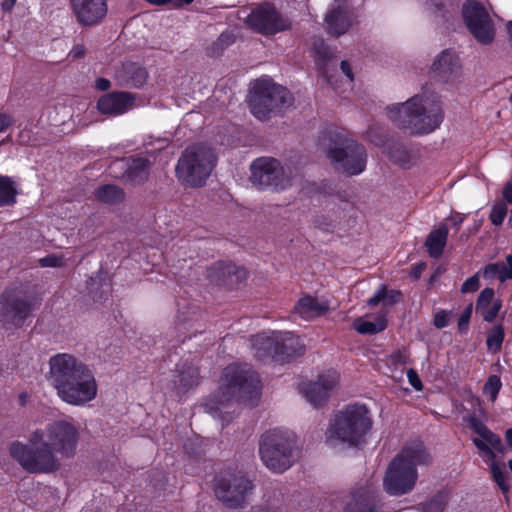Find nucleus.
<instances>
[{
	"mask_svg": "<svg viewBox=\"0 0 512 512\" xmlns=\"http://www.w3.org/2000/svg\"><path fill=\"white\" fill-rule=\"evenodd\" d=\"M78 442V428L67 420H57L31 433L27 444L13 442L9 452L27 472L51 473L61 466L58 455L67 459L75 456Z\"/></svg>",
	"mask_w": 512,
	"mask_h": 512,
	"instance_id": "obj_1",
	"label": "nucleus"
},
{
	"mask_svg": "<svg viewBox=\"0 0 512 512\" xmlns=\"http://www.w3.org/2000/svg\"><path fill=\"white\" fill-rule=\"evenodd\" d=\"M261 381L249 364L233 363L222 374L219 388L206 398V413L224 426L235 416L239 404L253 405L259 398Z\"/></svg>",
	"mask_w": 512,
	"mask_h": 512,
	"instance_id": "obj_2",
	"label": "nucleus"
},
{
	"mask_svg": "<svg viewBox=\"0 0 512 512\" xmlns=\"http://www.w3.org/2000/svg\"><path fill=\"white\" fill-rule=\"evenodd\" d=\"M388 118L398 127L413 135L429 134L438 129L443 121V111L436 96L418 94L404 103L387 107Z\"/></svg>",
	"mask_w": 512,
	"mask_h": 512,
	"instance_id": "obj_3",
	"label": "nucleus"
},
{
	"mask_svg": "<svg viewBox=\"0 0 512 512\" xmlns=\"http://www.w3.org/2000/svg\"><path fill=\"white\" fill-rule=\"evenodd\" d=\"M429 461V454L420 440L407 443L387 468L383 479L385 491L391 496L412 491L418 479L417 467Z\"/></svg>",
	"mask_w": 512,
	"mask_h": 512,
	"instance_id": "obj_4",
	"label": "nucleus"
},
{
	"mask_svg": "<svg viewBox=\"0 0 512 512\" xmlns=\"http://www.w3.org/2000/svg\"><path fill=\"white\" fill-rule=\"evenodd\" d=\"M216 160V153L210 146L191 145L182 152L178 159L176 176L187 187H201L211 175Z\"/></svg>",
	"mask_w": 512,
	"mask_h": 512,
	"instance_id": "obj_5",
	"label": "nucleus"
},
{
	"mask_svg": "<svg viewBox=\"0 0 512 512\" xmlns=\"http://www.w3.org/2000/svg\"><path fill=\"white\" fill-rule=\"evenodd\" d=\"M372 422L363 405H349L337 413L328 430V441L337 440L349 445H358L371 428Z\"/></svg>",
	"mask_w": 512,
	"mask_h": 512,
	"instance_id": "obj_6",
	"label": "nucleus"
},
{
	"mask_svg": "<svg viewBox=\"0 0 512 512\" xmlns=\"http://www.w3.org/2000/svg\"><path fill=\"white\" fill-rule=\"evenodd\" d=\"M328 139V144L322 142L321 145L328 157L339 165V169L348 175H358L365 170L367 153L364 146L339 133L330 132ZM325 140L326 136L323 138Z\"/></svg>",
	"mask_w": 512,
	"mask_h": 512,
	"instance_id": "obj_7",
	"label": "nucleus"
},
{
	"mask_svg": "<svg viewBox=\"0 0 512 512\" xmlns=\"http://www.w3.org/2000/svg\"><path fill=\"white\" fill-rule=\"evenodd\" d=\"M291 104L289 91L268 78L256 80L250 91V110L258 119L264 120L270 112Z\"/></svg>",
	"mask_w": 512,
	"mask_h": 512,
	"instance_id": "obj_8",
	"label": "nucleus"
},
{
	"mask_svg": "<svg viewBox=\"0 0 512 512\" xmlns=\"http://www.w3.org/2000/svg\"><path fill=\"white\" fill-rule=\"evenodd\" d=\"M250 170L252 184L261 189L283 191L292 185L294 178L291 168L283 167L277 159L271 157L255 159Z\"/></svg>",
	"mask_w": 512,
	"mask_h": 512,
	"instance_id": "obj_9",
	"label": "nucleus"
},
{
	"mask_svg": "<svg viewBox=\"0 0 512 512\" xmlns=\"http://www.w3.org/2000/svg\"><path fill=\"white\" fill-rule=\"evenodd\" d=\"M463 21L476 39L482 45H489L494 41L496 29L486 8L476 0H467L461 10Z\"/></svg>",
	"mask_w": 512,
	"mask_h": 512,
	"instance_id": "obj_10",
	"label": "nucleus"
},
{
	"mask_svg": "<svg viewBox=\"0 0 512 512\" xmlns=\"http://www.w3.org/2000/svg\"><path fill=\"white\" fill-rule=\"evenodd\" d=\"M56 392L65 403L83 406L96 398L98 385L93 371L88 367Z\"/></svg>",
	"mask_w": 512,
	"mask_h": 512,
	"instance_id": "obj_11",
	"label": "nucleus"
},
{
	"mask_svg": "<svg viewBox=\"0 0 512 512\" xmlns=\"http://www.w3.org/2000/svg\"><path fill=\"white\" fill-rule=\"evenodd\" d=\"M252 490V482L245 476L236 474L217 478L214 488L216 497L231 508L242 506Z\"/></svg>",
	"mask_w": 512,
	"mask_h": 512,
	"instance_id": "obj_12",
	"label": "nucleus"
},
{
	"mask_svg": "<svg viewBox=\"0 0 512 512\" xmlns=\"http://www.w3.org/2000/svg\"><path fill=\"white\" fill-rule=\"evenodd\" d=\"M246 23L251 29L264 35H274L288 30L291 26L290 20L269 3L254 8L246 17Z\"/></svg>",
	"mask_w": 512,
	"mask_h": 512,
	"instance_id": "obj_13",
	"label": "nucleus"
},
{
	"mask_svg": "<svg viewBox=\"0 0 512 512\" xmlns=\"http://www.w3.org/2000/svg\"><path fill=\"white\" fill-rule=\"evenodd\" d=\"M32 309V303L21 291L9 290L0 296V322L6 328L20 327Z\"/></svg>",
	"mask_w": 512,
	"mask_h": 512,
	"instance_id": "obj_14",
	"label": "nucleus"
},
{
	"mask_svg": "<svg viewBox=\"0 0 512 512\" xmlns=\"http://www.w3.org/2000/svg\"><path fill=\"white\" fill-rule=\"evenodd\" d=\"M88 367L72 354L58 353L49 359L48 381L58 391Z\"/></svg>",
	"mask_w": 512,
	"mask_h": 512,
	"instance_id": "obj_15",
	"label": "nucleus"
},
{
	"mask_svg": "<svg viewBox=\"0 0 512 512\" xmlns=\"http://www.w3.org/2000/svg\"><path fill=\"white\" fill-rule=\"evenodd\" d=\"M276 434L269 436H261L259 442V454L263 464L272 472L283 473L288 470L293 462V455H288V448L285 446L283 450L275 448V441H283L284 438H275Z\"/></svg>",
	"mask_w": 512,
	"mask_h": 512,
	"instance_id": "obj_16",
	"label": "nucleus"
},
{
	"mask_svg": "<svg viewBox=\"0 0 512 512\" xmlns=\"http://www.w3.org/2000/svg\"><path fill=\"white\" fill-rule=\"evenodd\" d=\"M431 72L439 81L448 84L459 82L463 77V66L458 53L444 49L437 54L431 65Z\"/></svg>",
	"mask_w": 512,
	"mask_h": 512,
	"instance_id": "obj_17",
	"label": "nucleus"
},
{
	"mask_svg": "<svg viewBox=\"0 0 512 512\" xmlns=\"http://www.w3.org/2000/svg\"><path fill=\"white\" fill-rule=\"evenodd\" d=\"M469 427L478 435L473 439L474 445L485 453L487 461L497 463L495 461V452H504V446L500 437L494 434L483 422L476 418L474 415H470L466 418Z\"/></svg>",
	"mask_w": 512,
	"mask_h": 512,
	"instance_id": "obj_18",
	"label": "nucleus"
},
{
	"mask_svg": "<svg viewBox=\"0 0 512 512\" xmlns=\"http://www.w3.org/2000/svg\"><path fill=\"white\" fill-rule=\"evenodd\" d=\"M339 374L335 370H328L320 374L317 380L303 386L302 392L313 406H321L337 387Z\"/></svg>",
	"mask_w": 512,
	"mask_h": 512,
	"instance_id": "obj_19",
	"label": "nucleus"
},
{
	"mask_svg": "<svg viewBox=\"0 0 512 512\" xmlns=\"http://www.w3.org/2000/svg\"><path fill=\"white\" fill-rule=\"evenodd\" d=\"M77 22L84 27L100 24L108 12L107 0H71Z\"/></svg>",
	"mask_w": 512,
	"mask_h": 512,
	"instance_id": "obj_20",
	"label": "nucleus"
},
{
	"mask_svg": "<svg viewBox=\"0 0 512 512\" xmlns=\"http://www.w3.org/2000/svg\"><path fill=\"white\" fill-rule=\"evenodd\" d=\"M327 32L339 37L348 32L352 25V13L345 3L333 5L325 16Z\"/></svg>",
	"mask_w": 512,
	"mask_h": 512,
	"instance_id": "obj_21",
	"label": "nucleus"
},
{
	"mask_svg": "<svg viewBox=\"0 0 512 512\" xmlns=\"http://www.w3.org/2000/svg\"><path fill=\"white\" fill-rule=\"evenodd\" d=\"M135 98L128 92H111L100 97L98 110L105 115L118 116L132 109Z\"/></svg>",
	"mask_w": 512,
	"mask_h": 512,
	"instance_id": "obj_22",
	"label": "nucleus"
},
{
	"mask_svg": "<svg viewBox=\"0 0 512 512\" xmlns=\"http://www.w3.org/2000/svg\"><path fill=\"white\" fill-rule=\"evenodd\" d=\"M305 346L302 340L291 332H277L276 348L274 350V359L277 361H287L304 353Z\"/></svg>",
	"mask_w": 512,
	"mask_h": 512,
	"instance_id": "obj_23",
	"label": "nucleus"
},
{
	"mask_svg": "<svg viewBox=\"0 0 512 512\" xmlns=\"http://www.w3.org/2000/svg\"><path fill=\"white\" fill-rule=\"evenodd\" d=\"M200 383L198 368L183 363L176 369V374L170 383V389L177 395L182 396Z\"/></svg>",
	"mask_w": 512,
	"mask_h": 512,
	"instance_id": "obj_24",
	"label": "nucleus"
},
{
	"mask_svg": "<svg viewBox=\"0 0 512 512\" xmlns=\"http://www.w3.org/2000/svg\"><path fill=\"white\" fill-rule=\"evenodd\" d=\"M345 512H379L375 488L370 484L353 492Z\"/></svg>",
	"mask_w": 512,
	"mask_h": 512,
	"instance_id": "obj_25",
	"label": "nucleus"
},
{
	"mask_svg": "<svg viewBox=\"0 0 512 512\" xmlns=\"http://www.w3.org/2000/svg\"><path fill=\"white\" fill-rule=\"evenodd\" d=\"M244 269L238 268L231 262L219 261L210 266L207 270V276L212 282L219 284L232 283L245 278Z\"/></svg>",
	"mask_w": 512,
	"mask_h": 512,
	"instance_id": "obj_26",
	"label": "nucleus"
},
{
	"mask_svg": "<svg viewBox=\"0 0 512 512\" xmlns=\"http://www.w3.org/2000/svg\"><path fill=\"white\" fill-rule=\"evenodd\" d=\"M116 79L120 85L140 88L146 83L148 72L137 63L127 62L116 71Z\"/></svg>",
	"mask_w": 512,
	"mask_h": 512,
	"instance_id": "obj_27",
	"label": "nucleus"
},
{
	"mask_svg": "<svg viewBox=\"0 0 512 512\" xmlns=\"http://www.w3.org/2000/svg\"><path fill=\"white\" fill-rule=\"evenodd\" d=\"M501 307L502 301L494 298V290L492 288H485L480 292L476 303V312L485 321H494Z\"/></svg>",
	"mask_w": 512,
	"mask_h": 512,
	"instance_id": "obj_28",
	"label": "nucleus"
},
{
	"mask_svg": "<svg viewBox=\"0 0 512 512\" xmlns=\"http://www.w3.org/2000/svg\"><path fill=\"white\" fill-rule=\"evenodd\" d=\"M328 304L319 301L317 298L305 296L297 302L294 312L304 320H310L314 317L321 316L328 311Z\"/></svg>",
	"mask_w": 512,
	"mask_h": 512,
	"instance_id": "obj_29",
	"label": "nucleus"
},
{
	"mask_svg": "<svg viewBox=\"0 0 512 512\" xmlns=\"http://www.w3.org/2000/svg\"><path fill=\"white\" fill-rule=\"evenodd\" d=\"M313 49L315 52V63L318 70L329 82H331L330 69L335 66L333 63L334 50L327 46L321 39H318L313 43Z\"/></svg>",
	"mask_w": 512,
	"mask_h": 512,
	"instance_id": "obj_30",
	"label": "nucleus"
},
{
	"mask_svg": "<svg viewBox=\"0 0 512 512\" xmlns=\"http://www.w3.org/2000/svg\"><path fill=\"white\" fill-rule=\"evenodd\" d=\"M276 331L259 333L252 338V348L259 359L272 357L276 348Z\"/></svg>",
	"mask_w": 512,
	"mask_h": 512,
	"instance_id": "obj_31",
	"label": "nucleus"
},
{
	"mask_svg": "<svg viewBox=\"0 0 512 512\" xmlns=\"http://www.w3.org/2000/svg\"><path fill=\"white\" fill-rule=\"evenodd\" d=\"M449 229L447 225L442 224L432 230L426 238L425 247L432 258H438L442 255L447 243Z\"/></svg>",
	"mask_w": 512,
	"mask_h": 512,
	"instance_id": "obj_32",
	"label": "nucleus"
},
{
	"mask_svg": "<svg viewBox=\"0 0 512 512\" xmlns=\"http://www.w3.org/2000/svg\"><path fill=\"white\" fill-rule=\"evenodd\" d=\"M150 162L143 157L133 158L127 162L124 177L133 185L140 184L148 178Z\"/></svg>",
	"mask_w": 512,
	"mask_h": 512,
	"instance_id": "obj_33",
	"label": "nucleus"
},
{
	"mask_svg": "<svg viewBox=\"0 0 512 512\" xmlns=\"http://www.w3.org/2000/svg\"><path fill=\"white\" fill-rule=\"evenodd\" d=\"M387 154L391 161L402 167H410L416 160V154L402 143H391L387 148Z\"/></svg>",
	"mask_w": 512,
	"mask_h": 512,
	"instance_id": "obj_34",
	"label": "nucleus"
},
{
	"mask_svg": "<svg viewBox=\"0 0 512 512\" xmlns=\"http://www.w3.org/2000/svg\"><path fill=\"white\" fill-rule=\"evenodd\" d=\"M483 276L487 279L497 278L500 282L512 279V255H508L505 262L488 264L483 270Z\"/></svg>",
	"mask_w": 512,
	"mask_h": 512,
	"instance_id": "obj_35",
	"label": "nucleus"
},
{
	"mask_svg": "<svg viewBox=\"0 0 512 512\" xmlns=\"http://www.w3.org/2000/svg\"><path fill=\"white\" fill-rule=\"evenodd\" d=\"M95 198L105 204L115 205L124 201V191L116 185L106 184L98 187L94 192Z\"/></svg>",
	"mask_w": 512,
	"mask_h": 512,
	"instance_id": "obj_36",
	"label": "nucleus"
},
{
	"mask_svg": "<svg viewBox=\"0 0 512 512\" xmlns=\"http://www.w3.org/2000/svg\"><path fill=\"white\" fill-rule=\"evenodd\" d=\"M276 434V438H284L283 441H275L276 449L283 450L285 446L288 448V455H293L294 449L296 447V436L295 434L288 430V429H282V428H276L266 431L262 436H269Z\"/></svg>",
	"mask_w": 512,
	"mask_h": 512,
	"instance_id": "obj_37",
	"label": "nucleus"
},
{
	"mask_svg": "<svg viewBox=\"0 0 512 512\" xmlns=\"http://www.w3.org/2000/svg\"><path fill=\"white\" fill-rule=\"evenodd\" d=\"M16 195V184L12 178L0 175V207L13 205Z\"/></svg>",
	"mask_w": 512,
	"mask_h": 512,
	"instance_id": "obj_38",
	"label": "nucleus"
},
{
	"mask_svg": "<svg viewBox=\"0 0 512 512\" xmlns=\"http://www.w3.org/2000/svg\"><path fill=\"white\" fill-rule=\"evenodd\" d=\"M386 326V320L382 317L377 318L375 321H366L358 318L353 323V327L360 334H375L383 331Z\"/></svg>",
	"mask_w": 512,
	"mask_h": 512,
	"instance_id": "obj_39",
	"label": "nucleus"
},
{
	"mask_svg": "<svg viewBox=\"0 0 512 512\" xmlns=\"http://www.w3.org/2000/svg\"><path fill=\"white\" fill-rule=\"evenodd\" d=\"M400 296V292L395 290L387 291L385 286H381V288L377 290L371 298L368 299L367 303L370 306H376L380 302H383L386 306H390L398 302Z\"/></svg>",
	"mask_w": 512,
	"mask_h": 512,
	"instance_id": "obj_40",
	"label": "nucleus"
},
{
	"mask_svg": "<svg viewBox=\"0 0 512 512\" xmlns=\"http://www.w3.org/2000/svg\"><path fill=\"white\" fill-rule=\"evenodd\" d=\"M234 41L235 37L232 33L227 31L223 32L207 47V54L211 57H216L220 55L226 48L232 45Z\"/></svg>",
	"mask_w": 512,
	"mask_h": 512,
	"instance_id": "obj_41",
	"label": "nucleus"
},
{
	"mask_svg": "<svg viewBox=\"0 0 512 512\" xmlns=\"http://www.w3.org/2000/svg\"><path fill=\"white\" fill-rule=\"evenodd\" d=\"M436 16L447 20L456 10V4L452 0H430L428 7Z\"/></svg>",
	"mask_w": 512,
	"mask_h": 512,
	"instance_id": "obj_42",
	"label": "nucleus"
},
{
	"mask_svg": "<svg viewBox=\"0 0 512 512\" xmlns=\"http://www.w3.org/2000/svg\"><path fill=\"white\" fill-rule=\"evenodd\" d=\"M447 503V495L439 492L421 505L422 512H443Z\"/></svg>",
	"mask_w": 512,
	"mask_h": 512,
	"instance_id": "obj_43",
	"label": "nucleus"
},
{
	"mask_svg": "<svg viewBox=\"0 0 512 512\" xmlns=\"http://www.w3.org/2000/svg\"><path fill=\"white\" fill-rule=\"evenodd\" d=\"M491 473L494 481L497 483L501 491L503 493H507L510 489V485L504 467H501L498 463H493L491 464Z\"/></svg>",
	"mask_w": 512,
	"mask_h": 512,
	"instance_id": "obj_44",
	"label": "nucleus"
},
{
	"mask_svg": "<svg viewBox=\"0 0 512 512\" xmlns=\"http://www.w3.org/2000/svg\"><path fill=\"white\" fill-rule=\"evenodd\" d=\"M68 258L64 254H48L39 259L41 267L63 268L67 266Z\"/></svg>",
	"mask_w": 512,
	"mask_h": 512,
	"instance_id": "obj_45",
	"label": "nucleus"
},
{
	"mask_svg": "<svg viewBox=\"0 0 512 512\" xmlns=\"http://www.w3.org/2000/svg\"><path fill=\"white\" fill-rule=\"evenodd\" d=\"M504 340V330L500 325L494 326L487 337V346L490 350L498 351Z\"/></svg>",
	"mask_w": 512,
	"mask_h": 512,
	"instance_id": "obj_46",
	"label": "nucleus"
},
{
	"mask_svg": "<svg viewBox=\"0 0 512 512\" xmlns=\"http://www.w3.org/2000/svg\"><path fill=\"white\" fill-rule=\"evenodd\" d=\"M507 214V204L504 201H497L491 208L490 220L495 226L503 223Z\"/></svg>",
	"mask_w": 512,
	"mask_h": 512,
	"instance_id": "obj_47",
	"label": "nucleus"
},
{
	"mask_svg": "<svg viewBox=\"0 0 512 512\" xmlns=\"http://www.w3.org/2000/svg\"><path fill=\"white\" fill-rule=\"evenodd\" d=\"M501 386L502 383L500 377L497 375H491L484 385V393L490 397L492 402H494L501 389Z\"/></svg>",
	"mask_w": 512,
	"mask_h": 512,
	"instance_id": "obj_48",
	"label": "nucleus"
},
{
	"mask_svg": "<svg viewBox=\"0 0 512 512\" xmlns=\"http://www.w3.org/2000/svg\"><path fill=\"white\" fill-rule=\"evenodd\" d=\"M478 288H479V277H478V274H475L465 280V282L462 284L461 292L462 293H471V292H475Z\"/></svg>",
	"mask_w": 512,
	"mask_h": 512,
	"instance_id": "obj_49",
	"label": "nucleus"
},
{
	"mask_svg": "<svg viewBox=\"0 0 512 512\" xmlns=\"http://www.w3.org/2000/svg\"><path fill=\"white\" fill-rule=\"evenodd\" d=\"M391 362L397 367L403 366L408 362V354L406 351H396L391 355Z\"/></svg>",
	"mask_w": 512,
	"mask_h": 512,
	"instance_id": "obj_50",
	"label": "nucleus"
},
{
	"mask_svg": "<svg viewBox=\"0 0 512 512\" xmlns=\"http://www.w3.org/2000/svg\"><path fill=\"white\" fill-rule=\"evenodd\" d=\"M449 323V315L446 311H439L436 313L434 317V325L441 329L448 325Z\"/></svg>",
	"mask_w": 512,
	"mask_h": 512,
	"instance_id": "obj_51",
	"label": "nucleus"
},
{
	"mask_svg": "<svg viewBox=\"0 0 512 512\" xmlns=\"http://www.w3.org/2000/svg\"><path fill=\"white\" fill-rule=\"evenodd\" d=\"M472 313V306H468L461 314L458 322L461 331L466 330Z\"/></svg>",
	"mask_w": 512,
	"mask_h": 512,
	"instance_id": "obj_52",
	"label": "nucleus"
},
{
	"mask_svg": "<svg viewBox=\"0 0 512 512\" xmlns=\"http://www.w3.org/2000/svg\"><path fill=\"white\" fill-rule=\"evenodd\" d=\"M407 378L409 383L415 390L420 391L422 389L421 380L419 379L418 374L414 369H409L407 371Z\"/></svg>",
	"mask_w": 512,
	"mask_h": 512,
	"instance_id": "obj_53",
	"label": "nucleus"
},
{
	"mask_svg": "<svg viewBox=\"0 0 512 512\" xmlns=\"http://www.w3.org/2000/svg\"><path fill=\"white\" fill-rule=\"evenodd\" d=\"M340 69L341 72L344 74V76L347 78L348 82L351 83L354 80V74L352 72L351 65L348 61H342L340 63Z\"/></svg>",
	"mask_w": 512,
	"mask_h": 512,
	"instance_id": "obj_54",
	"label": "nucleus"
},
{
	"mask_svg": "<svg viewBox=\"0 0 512 512\" xmlns=\"http://www.w3.org/2000/svg\"><path fill=\"white\" fill-rule=\"evenodd\" d=\"M85 48L83 45H75L69 52L68 57L72 60L80 59L85 55Z\"/></svg>",
	"mask_w": 512,
	"mask_h": 512,
	"instance_id": "obj_55",
	"label": "nucleus"
},
{
	"mask_svg": "<svg viewBox=\"0 0 512 512\" xmlns=\"http://www.w3.org/2000/svg\"><path fill=\"white\" fill-rule=\"evenodd\" d=\"M13 124V119L6 113H0V133L4 132L9 126Z\"/></svg>",
	"mask_w": 512,
	"mask_h": 512,
	"instance_id": "obj_56",
	"label": "nucleus"
},
{
	"mask_svg": "<svg viewBox=\"0 0 512 512\" xmlns=\"http://www.w3.org/2000/svg\"><path fill=\"white\" fill-rule=\"evenodd\" d=\"M502 196L505 203H512V181L506 183L502 191Z\"/></svg>",
	"mask_w": 512,
	"mask_h": 512,
	"instance_id": "obj_57",
	"label": "nucleus"
},
{
	"mask_svg": "<svg viewBox=\"0 0 512 512\" xmlns=\"http://www.w3.org/2000/svg\"><path fill=\"white\" fill-rule=\"evenodd\" d=\"M95 87L100 91H106L110 88V81L105 78H98L95 81Z\"/></svg>",
	"mask_w": 512,
	"mask_h": 512,
	"instance_id": "obj_58",
	"label": "nucleus"
},
{
	"mask_svg": "<svg viewBox=\"0 0 512 512\" xmlns=\"http://www.w3.org/2000/svg\"><path fill=\"white\" fill-rule=\"evenodd\" d=\"M16 0H4L1 3V7L4 11H11L13 6L15 5Z\"/></svg>",
	"mask_w": 512,
	"mask_h": 512,
	"instance_id": "obj_59",
	"label": "nucleus"
},
{
	"mask_svg": "<svg viewBox=\"0 0 512 512\" xmlns=\"http://www.w3.org/2000/svg\"><path fill=\"white\" fill-rule=\"evenodd\" d=\"M505 440L508 447H512V428L508 429L505 433Z\"/></svg>",
	"mask_w": 512,
	"mask_h": 512,
	"instance_id": "obj_60",
	"label": "nucleus"
},
{
	"mask_svg": "<svg viewBox=\"0 0 512 512\" xmlns=\"http://www.w3.org/2000/svg\"><path fill=\"white\" fill-rule=\"evenodd\" d=\"M194 0H175L176 6L188 5L191 4Z\"/></svg>",
	"mask_w": 512,
	"mask_h": 512,
	"instance_id": "obj_61",
	"label": "nucleus"
},
{
	"mask_svg": "<svg viewBox=\"0 0 512 512\" xmlns=\"http://www.w3.org/2000/svg\"><path fill=\"white\" fill-rule=\"evenodd\" d=\"M413 275H414L415 278H418L419 275H420V270L419 269L413 270Z\"/></svg>",
	"mask_w": 512,
	"mask_h": 512,
	"instance_id": "obj_62",
	"label": "nucleus"
},
{
	"mask_svg": "<svg viewBox=\"0 0 512 512\" xmlns=\"http://www.w3.org/2000/svg\"><path fill=\"white\" fill-rule=\"evenodd\" d=\"M461 223H462V219H459V220H455V221H454V224H455L456 226L460 225Z\"/></svg>",
	"mask_w": 512,
	"mask_h": 512,
	"instance_id": "obj_63",
	"label": "nucleus"
}]
</instances>
